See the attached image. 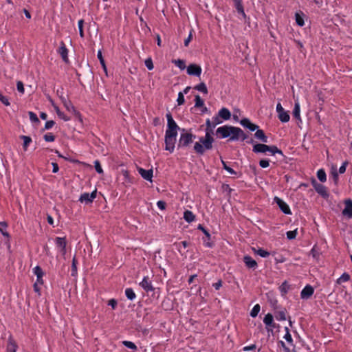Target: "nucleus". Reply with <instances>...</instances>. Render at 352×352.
Returning a JSON list of instances; mask_svg holds the SVG:
<instances>
[{"label": "nucleus", "instance_id": "nucleus-1", "mask_svg": "<svg viewBox=\"0 0 352 352\" xmlns=\"http://www.w3.org/2000/svg\"><path fill=\"white\" fill-rule=\"evenodd\" d=\"M206 133L205 137L199 138V142H197L194 145V150L195 153L199 155L204 154L206 150H210L212 148V143L214 139L211 135L213 129H212V121L207 119L206 122Z\"/></svg>", "mask_w": 352, "mask_h": 352}, {"label": "nucleus", "instance_id": "nucleus-2", "mask_svg": "<svg viewBox=\"0 0 352 352\" xmlns=\"http://www.w3.org/2000/svg\"><path fill=\"white\" fill-rule=\"evenodd\" d=\"M252 151L256 153H266L267 152H270L272 155L279 154L284 156L283 151L275 145L270 146L265 144H256L254 145Z\"/></svg>", "mask_w": 352, "mask_h": 352}, {"label": "nucleus", "instance_id": "nucleus-3", "mask_svg": "<svg viewBox=\"0 0 352 352\" xmlns=\"http://www.w3.org/2000/svg\"><path fill=\"white\" fill-rule=\"evenodd\" d=\"M167 119V129L165 135L177 136V130L179 129V126L173 120V116L170 112L166 115Z\"/></svg>", "mask_w": 352, "mask_h": 352}, {"label": "nucleus", "instance_id": "nucleus-4", "mask_svg": "<svg viewBox=\"0 0 352 352\" xmlns=\"http://www.w3.org/2000/svg\"><path fill=\"white\" fill-rule=\"evenodd\" d=\"M195 138L196 135L192 134L191 133L185 132L181 133L177 147L184 148L188 146L190 144H191L193 142Z\"/></svg>", "mask_w": 352, "mask_h": 352}, {"label": "nucleus", "instance_id": "nucleus-5", "mask_svg": "<svg viewBox=\"0 0 352 352\" xmlns=\"http://www.w3.org/2000/svg\"><path fill=\"white\" fill-rule=\"evenodd\" d=\"M311 184L314 188L315 190L319 194L322 198L327 199L329 197V193L328 192L327 188L318 183L316 179H313L311 180Z\"/></svg>", "mask_w": 352, "mask_h": 352}, {"label": "nucleus", "instance_id": "nucleus-6", "mask_svg": "<svg viewBox=\"0 0 352 352\" xmlns=\"http://www.w3.org/2000/svg\"><path fill=\"white\" fill-rule=\"evenodd\" d=\"M274 201L278 206L280 210L284 214H292V211L289 205L286 202H285L282 199L278 197H275Z\"/></svg>", "mask_w": 352, "mask_h": 352}, {"label": "nucleus", "instance_id": "nucleus-7", "mask_svg": "<svg viewBox=\"0 0 352 352\" xmlns=\"http://www.w3.org/2000/svg\"><path fill=\"white\" fill-rule=\"evenodd\" d=\"M177 136L165 135L166 150L173 153L175 149Z\"/></svg>", "mask_w": 352, "mask_h": 352}, {"label": "nucleus", "instance_id": "nucleus-8", "mask_svg": "<svg viewBox=\"0 0 352 352\" xmlns=\"http://www.w3.org/2000/svg\"><path fill=\"white\" fill-rule=\"evenodd\" d=\"M96 190H94L91 193L85 192L80 195L79 201L82 203L85 202L86 204H91L96 197Z\"/></svg>", "mask_w": 352, "mask_h": 352}, {"label": "nucleus", "instance_id": "nucleus-9", "mask_svg": "<svg viewBox=\"0 0 352 352\" xmlns=\"http://www.w3.org/2000/svg\"><path fill=\"white\" fill-rule=\"evenodd\" d=\"M139 285L146 292H152L154 289L152 281L148 276H144L142 280L140 282Z\"/></svg>", "mask_w": 352, "mask_h": 352}, {"label": "nucleus", "instance_id": "nucleus-10", "mask_svg": "<svg viewBox=\"0 0 352 352\" xmlns=\"http://www.w3.org/2000/svg\"><path fill=\"white\" fill-rule=\"evenodd\" d=\"M201 67L196 64H190L187 67V74L190 76H200Z\"/></svg>", "mask_w": 352, "mask_h": 352}, {"label": "nucleus", "instance_id": "nucleus-11", "mask_svg": "<svg viewBox=\"0 0 352 352\" xmlns=\"http://www.w3.org/2000/svg\"><path fill=\"white\" fill-rule=\"evenodd\" d=\"M314 293V287L310 285H307L300 292V298L307 300L311 297Z\"/></svg>", "mask_w": 352, "mask_h": 352}, {"label": "nucleus", "instance_id": "nucleus-12", "mask_svg": "<svg viewBox=\"0 0 352 352\" xmlns=\"http://www.w3.org/2000/svg\"><path fill=\"white\" fill-rule=\"evenodd\" d=\"M217 135L221 138H226L230 135V125H224L217 128L216 131Z\"/></svg>", "mask_w": 352, "mask_h": 352}, {"label": "nucleus", "instance_id": "nucleus-13", "mask_svg": "<svg viewBox=\"0 0 352 352\" xmlns=\"http://www.w3.org/2000/svg\"><path fill=\"white\" fill-rule=\"evenodd\" d=\"M263 322L267 327V331H272V329L276 327V324L274 322V318L272 314L268 313L263 318Z\"/></svg>", "mask_w": 352, "mask_h": 352}, {"label": "nucleus", "instance_id": "nucleus-14", "mask_svg": "<svg viewBox=\"0 0 352 352\" xmlns=\"http://www.w3.org/2000/svg\"><path fill=\"white\" fill-rule=\"evenodd\" d=\"M243 134V130L239 127L230 126V135L229 140L236 141L240 139V135Z\"/></svg>", "mask_w": 352, "mask_h": 352}, {"label": "nucleus", "instance_id": "nucleus-15", "mask_svg": "<svg viewBox=\"0 0 352 352\" xmlns=\"http://www.w3.org/2000/svg\"><path fill=\"white\" fill-rule=\"evenodd\" d=\"M137 170L143 179L150 182L152 181L153 173L152 168L149 170H145L141 167L137 166Z\"/></svg>", "mask_w": 352, "mask_h": 352}, {"label": "nucleus", "instance_id": "nucleus-16", "mask_svg": "<svg viewBox=\"0 0 352 352\" xmlns=\"http://www.w3.org/2000/svg\"><path fill=\"white\" fill-rule=\"evenodd\" d=\"M342 214L349 218L352 217V200L351 199L344 201V208L342 210Z\"/></svg>", "mask_w": 352, "mask_h": 352}, {"label": "nucleus", "instance_id": "nucleus-17", "mask_svg": "<svg viewBox=\"0 0 352 352\" xmlns=\"http://www.w3.org/2000/svg\"><path fill=\"white\" fill-rule=\"evenodd\" d=\"M233 2L238 14L241 15L242 19H245L247 18V15L244 11L242 0H233Z\"/></svg>", "mask_w": 352, "mask_h": 352}, {"label": "nucleus", "instance_id": "nucleus-18", "mask_svg": "<svg viewBox=\"0 0 352 352\" xmlns=\"http://www.w3.org/2000/svg\"><path fill=\"white\" fill-rule=\"evenodd\" d=\"M243 262L249 269L255 270L258 266L256 261L249 255H245L243 257Z\"/></svg>", "mask_w": 352, "mask_h": 352}, {"label": "nucleus", "instance_id": "nucleus-19", "mask_svg": "<svg viewBox=\"0 0 352 352\" xmlns=\"http://www.w3.org/2000/svg\"><path fill=\"white\" fill-rule=\"evenodd\" d=\"M240 124L245 128L248 129L251 131H254L258 129V126L253 124L248 118H243L240 121Z\"/></svg>", "mask_w": 352, "mask_h": 352}, {"label": "nucleus", "instance_id": "nucleus-20", "mask_svg": "<svg viewBox=\"0 0 352 352\" xmlns=\"http://www.w3.org/2000/svg\"><path fill=\"white\" fill-rule=\"evenodd\" d=\"M58 53L60 54L63 61L65 63H68V50L67 49L65 43L63 41L60 42V46L58 49Z\"/></svg>", "mask_w": 352, "mask_h": 352}, {"label": "nucleus", "instance_id": "nucleus-21", "mask_svg": "<svg viewBox=\"0 0 352 352\" xmlns=\"http://www.w3.org/2000/svg\"><path fill=\"white\" fill-rule=\"evenodd\" d=\"M305 14L302 11H298L295 13V21L298 26L302 27L305 25Z\"/></svg>", "mask_w": 352, "mask_h": 352}, {"label": "nucleus", "instance_id": "nucleus-22", "mask_svg": "<svg viewBox=\"0 0 352 352\" xmlns=\"http://www.w3.org/2000/svg\"><path fill=\"white\" fill-rule=\"evenodd\" d=\"M218 116L223 120H228L230 119L231 113L228 109L223 107L219 111Z\"/></svg>", "mask_w": 352, "mask_h": 352}, {"label": "nucleus", "instance_id": "nucleus-23", "mask_svg": "<svg viewBox=\"0 0 352 352\" xmlns=\"http://www.w3.org/2000/svg\"><path fill=\"white\" fill-rule=\"evenodd\" d=\"M60 99L62 102L63 103L64 107L66 108V109L69 111H72L74 113H77L75 107L72 104V103L68 100L67 98H65L63 96H60Z\"/></svg>", "mask_w": 352, "mask_h": 352}, {"label": "nucleus", "instance_id": "nucleus-24", "mask_svg": "<svg viewBox=\"0 0 352 352\" xmlns=\"http://www.w3.org/2000/svg\"><path fill=\"white\" fill-rule=\"evenodd\" d=\"M254 137L262 142H268V138L265 135L264 131L262 129H258L254 133Z\"/></svg>", "mask_w": 352, "mask_h": 352}, {"label": "nucleus", "instance_id": "nucleus-25", "mask_svg": "<svg viewBox=\"0 0 352 352\" xmlns=\"http://www.w3.org/2000/svg\"><path fill=\"white\" fill-rule=\"evenodd\" d=\"M184 219L188 223H192L195 220V215L190 210H185L184 212Z\"/></svg>", "mask_w": 352, "mask_h": 352}, {"label": "nucleus", "instance_id": "nucleus-26", "mask_svg": "<svg viewBox=\"0 0 352 352\" xmlns=\"http://www.w3.org/2000/svg\"><path fill=\"white\" fill-rule=\"evenodd\" d=\"M16 349L17 345L15 341L11 337H10L7 345V352H16Z\"/></svg>", "mask_w": 352, "mask_h": 352}, {"label": "nucleus", "instance_id": "nucleus-27", "mask_svg": "<svg viewBox=\"0 0 352 352\" xmlns=\"http://www.w3.org/2000/svg\"><path fill=\"white\" fill-rule=\"evenodd\" d=\"M286 309H283L281 310H278L275 311L274 315L275 318L278 321H284L286 320Z\"/></svg>", "mask_w": 352, "mask_h": 352}, {"label": "nucleus", "instance_id": "nucleus-28", "mask_svg": "<svg viewBox=\"0 0 352 352\" xmlns=\"http://www.w3.org/2000/svg\"><path fill=\"white\" fill-rule=\"evenodd\" d=\"M278 119L282 122H289V118H290V116H289L288 112L285 111V109L278 114Z\"/></svg>", "mask_w": 352, "mask_h": 352}, {"label": "nucleus", "instance_id": "nucleus-29", "mask_svg": "<svg viewBox=\"0 0 352 352\" xmlns=\"http://www.w3.org/2000/svg\"><path fill=\"white\" fill-rule=\"evenodd\" d=\"M56 247L58 248H63L66 247L67 242L65 237H56L55 239Z\"/></svg>", "mask_w": 352, "mask_h": 352}, {"label": "nucleus", "instance_id": "nucleus-30", "mask_svg": "<svg viewBox=\"0 0 352 352\" xmlns=\"http://www.w3.org/2000/svg\"><path fill=\"white\" fill-rule=\"evenodd\" d=\"M20 138L23 140V148L24 151H27L28 146L32 142V138L26 135H21Z\"/></svg>", "mask_w": 352, "mask_h": 352}, {"label": "nucleus", "instance_id": "nucleus-31", "mask_svg": "<svg viewBox=\"0 0 352 352\" xmlns=\"http://www.w3.org/2000/svg\"><path fill=\"white\" fill-rule=\"evenodd\" d=\"M300 108L298 102H295L293 116L296 119L300 120Z\"/></svg>", "mask_w": 352, "mask_h": 352}, {"label": "nucleus", "instance_id": "nucleus-32", "mask_svg": "<svg viewBox=\"0 0 352 352\" xmlns=\"http://www.w3.org/2000/svg\"><path fill=\"white\" fill-rule=\"evenodd\" d=\"M317 177L321 182L327 180V175L324 169L321 168L317 171Z\"/></svg>", "mask_w": 352, "mask_h": 352}, {"label": "nucleus", "instance_id": "nucleus-33", "mask_svg": "<svg viewBox=\"0 0 352 352\" xmlns=\"http://www.w3.org/2000/svg\"><path fill=\"white\" fill-rule=\"evenodd\" d=\"M195 89L199 91H201L205 94H208V89H207V87L206 85V84L204 82H201L198 85H197L195 87H194Z\"/></svg>", "mask_w": 352, "mask_h": 352}, {"label": "nucleus", "instance_id": "nucleus-34", "mask_svg": "<svg viewBox=\"0 0 352 352\" xmlns=\"http://www.w3.org/2000/svg\"><path fill=\"white\" fill-rule=\"evenodd\" d=\"M54 109L58 115V116L63 119L64 121H69L70 120V118L65 116L63 112L60 111L58 106H54Z\"/></svg>", "mask_w": 352, "mask_h": 352}, {"label": "nucleus", "instance_id": "nucleus-35", "mask_svg": "<svg viewBox=\"0 0 352 352\" xmlns=\"http://www.w3.org/2000/svg\"><path fill=\"white\" fill-rule=\"evenodd\" d=\"M7 227H8V225L5 221L0 222V232L4 236L9 238L10 234L6 230Z\"/></svg>", "mask_w": 352, "mask_h": 352}, {"label": "nucleus", "instance_id": "nucleus-36", "mask_svg": "<svg viewBox=\"0 0 352 352\" xmlns=\"http://www.w3.org/2000/svg\"><path fill=\"white\" fill-rule=\"evenodd\" d=\"M350 279V276L349 274L347 273H344L341 275V276L337 279V283L340 285L342 284V283H345V282H347L349 281Z\"/></svg>", "mask_w": 352, "mask_h": 352}, {"label": "nucleus", "instance_id": "nucleus-37", "mask_svg": "<svg viewBox=\"0 0 352 352\" xmlns=\"http://www.w3.org/2000/svg\"><path fill=\"white\" fill-rule=\"evenodd\" d=\"M97 56H98V58L100 60V65H102V69H104V72L107 74V67H106V64H105V62H104V58L102 56V52L100 50H99L98 52V54H97Z\"/></svg>", "mask_w": 352, "mask_h": 352}, {"label": "nucleus", "instance_id": "nucleus-38", "mask_svg": "<svg viewBox=\"0 0 352 352\" xmlns=\"http://www.w3.org/2000/svg\"><path fill=\"white\" fill-rule=\"evenodd\" d=\"M285 330L286 333L284 336V338L286 340V341L288 343H289L292 346H293L294 345L293 339H292V335L289 333V330L288 327H285Z\"/></svg>", "mask_w": 352, "mask_h": 352}, {"label": "nucleus", "instance_id": "nucleus-39", "mask_svg": "<svg viewBox=\"0 0 352 352\" xmlns=\"http://www.w3.org/2000/svg\"><path fill=\"white\" fill-rule=\"evenodd\" d=\"M260 309H261V307L258 304H256L255 305L252 309L250 311V316L252 317V318H255L257 316L258 314L259 313L260 311Z\"/></svg>", "mask_w": 352, "mask_h": 352}, {"label": "nucleus", "instance_id": "nucleus-40", "mask_svg": "<svg viewBox=\"0 0 352 352\" xmlns=\"http://www.w3.org/2000/svg\"><path fill=\"white\" fill-rule=\"evenodd\" d=\"M173 63L182 70H183L186 68L185 61L183 60H181V59L173 60Z\"/></svg>", "mask_w": 352, "mask_h": 352}, {"label": "nucleus", "instance_id": "nucleus-41", "mask_svg": "<svg viewBox=\"0 0 352 352\" xmlns=\"http://www.w3.org/2000/svg\"><path fill=\"white\" fill-rule=\"evenodd\" d=\"M221 163H222L223 169H225L226 171H228L230 175H236V174H237L236 172L234 169H232V168L228 166L227 165V164L223 160H221Z\"/></svg>", "mask_w": 352, "mask_h": 352}, {"label": "nucleus", "instance_id": "nucleus-42", "mask_svg": "<svg viewBox=\"0 0 352 352\" xmlns=\"http://www.w3.org/2000/svg\"><path fill=\"white\" fill-rule=\"evenodd\" d=\"M195 107H201L204 106V102L199 95H196L195 98Z\"/></svg>", "mask_w": 352, "mask_h": 352}, {"label": "nucleus", "instance_id": "nucleus-43", "mask_svg": "<svg viewBox=\"0 0 352 352\" xmlns=\"http://www.w3.org/2000/svg\"><path fill=\"white\" fill-rule=\"evenodd\" d=\"M77 274V261L75 257L72 259V274L71 275L72 276H75Z\"/></svg>", "mask_w": 352, "mask_h": 352}, {"label": "nucleus", "instance_id": "nucleus-44", "mask_svg": "<svg viewBox=\"0 0 352 352\" xmlns=\"http://www.w3.org/2000/svg\"><path fill=\"white\" fill-rule=\"evenodd\" d=\"M34 274L36 276V278H41V277L43 276V270L40 266H36L34 269Z\"/></svg>", "mask_w": 352, "mask_h": 352}, {"label": "nucleus", "instance_id": "nucleus-45", "mask_svg": "<svg viewBox=\"0 0 352 352\" xmlns=\"http://www.w3.org/2000/svg\"><path fill=\"white\" fill-rule=\"evenodd\" d=\"M255 252L263 258H266L270 256V252L267 250H265L262 248H259L258 250L255 251Z\"/></svg>", "mask_w": 352, "mask_h": 352}, {"label": "nucleus", "instance_id": "nucleus-46", "mask_svg": "<svg viewBox=\"0 0 352 352\" xmlns=\"http://www.w3.org/2000/svg\"><path fill=\"white\" fill-rule=\"evenodd\" d=\"M212 129H214L217 124H219L222 122V120L219 118V116H214L212 118Z\"/></svg>", "mask_w": 352, "mask_h": 352}, {"label": "nucleus", "instance_id": "nucleus-47", "mask_svg": "<svg viewBox=\"0 0 352 352\" xmlns=\"http://www.w3.org/2000/svg\"><path fill=\"white\" fill-rule=\"evenodd\" d=\"M297 234V230L288 231L286 233L287 238L289 240L294 239L296 237Z\"/></svg>", "mask_w": 352, "mask_h": 352}, {"label": "nucleus", "instance_id": "nucleus-48", "mask_svg": "<svg viewBox=\"0 0 352 352\" xmlns=\"http://www.w3.org/2000/svg\"><path fill=\"white\" fill-rule=\"evenodd\" d=\"M83 24H84L83 19H80L78 21V29H79V34L81 38H84Z\"/></svg>", "mask_w": 352, "mask_h": 352}, {"label": "nucleus", "instance_id": "nucleus-49", "mask_svg": "<svg viewBox=\"0 0 352 352\" xmlns=\"http://www.w3.org/2000/svg\"><path fill=\"white\" fill-rule=\"evenodd\" d=\"M177 247V250L181 252L180 246H182L184 249L186 248L189 245V243L186 241H181L180 243L175 244Z\"/></svg>", "mask_w": 352, "mask_h": 352}, {"label": "nucleus", "instance_id": "nucleus-50", "mask_svg": "<svg viewBox=\"0 0 352 352\" xmlns=\"http://www.w3.org/2000/svg\"><path fill=\"white\" fill-rule=\"evenodd\" d=\"M28 114H29V116H30V120L32 122H36V123H39L40 121L36 116V113H34V112L32 111H29L28 112Z\"/></svg>", "mask_w": 352, "mask_h": 352}, {"label": "nucleus", "instance_id": "nucleus-51", "mask_svg": "<svg viewBox=\"0 0 352 352\" xmlns=\"http://www.w3.org/2000/svg\"><path fill=\"white\" fill-rule=\"evenodd\" d=\"M177 102L178 105H182L184 104L185 100L184 93L179 92Z\"/></svg>", "mask_w": 352, "mask_h": 352}, {"label": "nucleus", "instance_id": "nucleus-52", "mask_svg": "<svg viewBox=\"0 0 352 352\" xmlns=\"http://www.w3.org/2000/svg\"><path fill=\"white\" fill-rule=\"evenodd\" d=\"M197 229L201 230L206 236L208 239V240L210 239V234L201 224L198 225Z\"/></svg>", "mask_w": 352, "mask_h": 352}, {"label": "nucleus", "instance_id": "nucleus-53", "mask_svg": "<svg viewBox=\"0 0 352 352\" xmlns=\"http://www.w3.org/2000/svg\"><path fill=\"white\" fill-rule=\"evenodd\" d=\"M43 138L46 142H54L55 140V136L52 133H46Z\"/></svg>", "mask_w": 352, "mask_h": 352}, {"label": "nucleus", "instance_id": "nucleus-54", "mask_svg": "<svg viewBox=\"0 0 352 352\" xmlns=\"http://www.w3.org/2000/svg\"><path fill=\"white\" fill-rule=\"evenodd\" d=\"M259 165L261 168H265L270 166V160L263 159L259 161Z\"/></svg>", "mask_w": 352, "mask_h": 352}, {"label": "nucleus", "instance_id": "nucleus-55", "mask_svg": "<svg viewBox=\"0 0 352 352\" xmlns=\"http://www.w3.org/2000/svg\"><path fill=\"white\" fill-rule=\"evenodd\" d=\"M94 166H95V169H96V172L98 173L101 174V173H103V170H102V169L101 168V166H100V162L98 160H96L94 162Z\"/></svg>", "mask_w": 352, "mask_h": 352}, {"label": "nucleus", "instance_id": "nucleus-56", "mask_svg": "<svg viewBox=\"0 0 352 352\" xmlns=\"http://www.w3.org/2000/svg\"><path fill=\"white\" fill-rule=\"evenodd\" d=\"M145 65L148 70H152L153 69V60L151 58H148L145 60Z\"/></svg>", "mask_w": 352, "mask_h": 352}, {"label": "nucleus", "instance_id": "nucleus-57", "mask_svg": "<svg viewBox=\"0 0 352 352\" xmlns=\"http://www.w3.org/2000/svg\"><path fill=\"white\" fill-rule=\"evenodd\" d=\"M0 101L6 106H9L10 104L8 98L3 96L1 93H0Z\"/></svg>", "mask_w": 352, "mask_h": 352}, {"label": "nucleus", "instance_id": "nucleus-58", "mask_svg": "<svg viewBox=\"0 0 352 352\" xmlns=\"http://www.w3.org/2000/svg\"><path fill=\"white\" fill-rule=\"evenodd\" d=\"M16 88L19 92L23 94L24 93V86L23 83L21 81H18L16 83Z\"/></svg>", "mask_w": 352, "mask_h": 352}, {"label": "nucleus", "instance_id": "nucleus-59", "mask_svg": "<svg viewBox=\"0 0 352 352\" xmlns=\"http://www.w3.org/2000/svg\"><path fill=\"white\" fill-rule=\"evenodd\" d=\"M55 124L54 121L49 120L45 122L44 130H48L53 127Z\"/></svg>", "mask_w": 352, "mask_h": 352}, {"label": "nucleus", "instance_id": "nucleus-60", "mask_svg": "<svg viewBox=\"0 0 352 352\" xmlns=\"http://www.w3.org/2000/svg\"><path fill=\"white\" fill-rule=\"evenodd\" d=\"M192 32H193V30H191L188 38L184 40V45L186 47H187L189 45V43L191 41V40L192 38Z\"/></svg>", "mask_w": 352, "mask_h": 352}, {"label": "nucleus", "instance_id": "nucleus-61", "mask_svg": "<svg viewBox=\"0 0 352 352\" xmlns=\"http://www.w3.org/2000/svg\"><path fill=\"white\" fill-rule=\"evenodd\" d=\"M278 344L283 349L284 352H291L289 348L286 346L285 343L283 341H279Z\"/></svg>", "mask_w": 352, "mask_h": 352}, {"label": "nucleus", "instance_id": "nucleus-62", "mask_svg": "<svg viewBox=\"0 0 352 352\" xmlns=\"http://www.w3.org/2000/svg\"><path fill=\"white\" fill-rule=\"evenodd\" d=\"M309 5H313L314 3L318 5L319 7L322 5V0H306Z\"/></svg>", "mask_w": 352, "mask_h": 352}, {"label": "nucleus", "instance_id": "nucleus-63", "mask_svg": "<svg viewBox=\"0 0 352 352\" xmlns=\"http://www.w3.org/2000/svg\"><path fill=\"white\" fill-rule=\"evenodd\" d=\"M157 206L159 209L163 210H164L166 208V203L164 201H161L160 200V201H158L157 202Z\"/></svg>", "mask_w": 352, "mask_h": 352}, {"label": "nucleus", "instance_id": "nucleus-64", "mask_svg": "<svg viewBox=\"0 0 352 352\" xmlns=\"http://www.w3.org/2000/svg\"><path fill=\"white\" fill-rule=\"evenodd\" d=\"M348 164L347 162H344L342 165L339 168V173L340 174L344 173L346 171V166Z\"/></svg>", "mask_w": 352, "mask_h": 352}]
</instances>
